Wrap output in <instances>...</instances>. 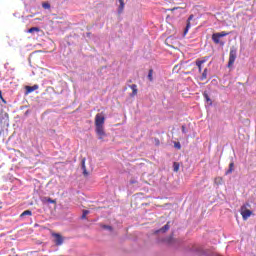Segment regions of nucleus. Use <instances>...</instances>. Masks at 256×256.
Listing matches in <instances>:
<instances>
[{
	"mask_svg": "<svg viewBox=\"0 0 256 256\" xmlns=\"http://www.w3.org/2000/svg\"><path fill=\"white\" fill-rule=\"evenodd\" d=\"M52 237H54V243L56 247H61V245H63L65 242V238L59 233H52Z\"/></svg>",
	"mask_w": 256,
	"mask_h": 256,
	"instance_id": "39448f33",
	"label": "nucleus"
},
{
	"mask_svg": "<svg viewBox=\"0 0 256 256\" xmlns=\"http://www.w3.org/2000/svg\"><path fill=\"white\" fill-rule=\"evenodd\" d=\"M182 133H187V131L185 130V126H182Z\"/></svg>",
	"mask_w": 256,
	"mask_h": 256,
	"instance_id": "a878e982",
	"label": "nucleus"
},
{
	"mask_svg": "<svg viewBox=\"0 0 256 256\" xmlns=\"http://www.w3.org/2000/svg\"><path fill=\"white\" fill-rule=\"evenodd\" d=\"M191 20H193V15H190L188 20H187V25H186V28L184 30V35H187V33H189V29H191Z\"/></svg>",
	"mask_w": 256,
	"mask_h": 256,
	"instance_id": "6e6552de",
	"label": "nucleus"
},
{
	"mask_svg": "<svg viewBox=\"0 0 256 256\" xmlns=\"http://www.w3.org/2000/svg\"><path fill=\"white\" fill-rule=\"evenodd\" d=\"M148 79H149V81H153V69L149 70Z\"/></svg>",
	"mask_w": 256,
	"mask_h": 256,
	"instance_id": "5701e85b",
	"label": "nucleus"
},
{
	"mask_svg": "<svg viewBox=\"0 0 256 256\" xmlns=\"http://www.w3.org/2000/svg\"><path fill=\"white\" fill-rule=\"evenodd\" d=\"M178 9H185L184 7H174V8H171V9H164V13H167V11H177Z\"/></svg>",
	"mask_w": 256,
	"mask_h": 256,
	"instance_id": "a211bd4d",
	"label": "nucleus"
},
{
	"mask_svg": "<svg viewBox=\"0 0 256 256\" xmlns=\"http://www.w3.org/2000/svg\"><path fill=\"white\" fill-rule=\"evenodd\" d=\"M203 63H207V58L206 57H204L202 60H196V66L198 67L199 73H201V71L203 69L202 68Z\"/></svg>",
	"mask_w": 256,
	"mask_h": 256,
	"instance_id": "0eeeda50",
	"label": "nucleus"
},
{
	"mask_svg": "<svg viewBox=\"0 0 256 256\" xmlns=\"http://www.w3.org/2000/svg\"><path fill=\"white\" fill-rule=\"evenodd\" d=\"M247 207H251V204L246 203L243 206H241V208H240V214L242 215V219L244 221H247V219H249V217H251L253 215V211L247 209Z\"/></svg>",
	"mask_w": 256,
	"mask_h": 256,
	"instance_id": "f03ea898",
	"label": "nucleus"
},
{
	"mask_svg": "<svg viewBox=\"0 0 256 256\" xmlns=\"http://www.w3.org/2000/svg\"><path fill=\"white\" fill-rule=\"evenodd\" d=\"M160 231H162V233L169 231V223H167L165 226H163L160 230H157L156 233H159Z\"/></svg>",
	"mask_w": 256,
	"mask_h": 256,
	"instance_id": "2eb2a0df",
	"label": "nucleus"
},
{
	"mask_svg": "<svg viewBox=\"0 0 256 256\" xmlns=\"http://www.w3.org/2000/svg\"><path fill=\"white\" fill-rule=\"evenodd\" d=\"M178 149H181V145L178 143Z\"/></svg>",
	"mask_w": 256,
	"mask_h": 256,
	"instance_id": "cd10ccee",
	"label": "nucleus"
},
{
	"mask_svg": "<svg viewBox=\"0 0 256 256\" xmlns=\"http://www.w3.org/2000/svg\"><path fill=\"white\" fill-rule=\"evenodd\" d=\"M42 7H43V9H51V4H49L48 2H44L42 4Z\"/></svg>",
	"mask_w": 256,
	"mask_h": 256,
	"instance_id": "4be33fe9",
	"label": "nucleus"
},
{
	"mask_svg": "<svg viewBox=\"0 0 256 256\" xmlns=\"http://www.w3.org/2000/svg\"><path fill=\"white\" fill-rule=\"evenodd\" d=\"M42 203H51V204L55 205L57 203V200H53L49 197H44V198H42Z\"/></svg>",
	"mask_w": 256,
	"mask_h": 256,
	"instance_id": "9b49d317",
	"label": "nucleus"
},
{
	"mask_svg": "<svg viewBox=\"0 0 256 256\" xmlns=\"http://www.w3.org/2000/svg\"><path fill=\"white\" fill-rule=\"evenodd\" d=\"M203 97L207 101V103H209L210 105H213V101H211V98L209 97V94H207V92L203 93Z\"/></svg>",
	"mask_w": 256,
	"mask_h": 256,
	"instance_id": "4468645a",
	"label": "nucleus"
},
{
	"mask_svg": "<svg viewBox=\"0 0 256 256\" xmlns=\"http://www.w3.org/2000/svg\"><path fill=\"white\" fill-rule=\"evenodd\" d=\"M95 131L100 141H103L107 137V133H105V115L102 113H98L95 116Z\"/></svg>",
	"mask_w": 256,
	"mask_h": 256,
	"instance_id": "f257e3e1",
	"label": "nucleus"
},
{
	"mask_svg": "<svg viewBox=\"0 0 256 256\" xmlns=\"http://www.w3.org/2000/svg\"><path fill=\"white\" fill-rule=\"evenodd\" d=\"M138 182H137V179H131L130 180V184L131 185H135V184H137Z\"/></svg>",
	"mask_w": 256,
	"mask_h": 256,
	"instance_id": "393cba45",
	"label": "nucleus"
},
{
	"mask_svg": "<svg viewBox=\"0 0 256 256\" xmlns=\"http://www.w3.org/2000/svg\"><path fill=\"white\" fill-rule=\"evenodd\" d=\"M85 161L86 159L83 158L81 161V165H82L83 175L87 177L89 175V172H87V166H85Z\"/></svg>",
	"mask_w": 256,
	"mask_h": 256,
	"instance_id": "9d476101",
	"label": "nucleus"
},
{
	"mask_svg": "<svg viewBox=\"0 0 256 256\" xmlns=\"http://www.w3.org/2000/svg\"><path fill=\"white\" fill-rule=\"evenodd\" d=\"M130 89H132V93L130 95V97H135L137 96V93H138V89H137V84H132L130 85Z\"/></svg>",
	"mask_w": 256,
	"mask_h": 256,
	"instance_id": "1a4fd4ad",
	"label": "nucleus"
},
{
	"mask_svg": "<svg viewBox=\"0 0 256 256\" xmlns=\"http://www.w3.org/2000/svg\"><path fill=\"white\" fill-rule=\"evenodd\" d=\"M102 229H107L108 231H113V227L109 225H102Z\"/></svg>",
	"mask_w": 256,
	"mask_h": 256,
	"instance_id": "b1692460",
	"label": "nucleus"
},
{
	"mask_svg": "<svg viewBox=\"0 0 256 256\" xmlns=\"http://www.w3.org/2000/svg\"><path fill=\"white\" fill-rule=\"evenodd\" d=\"M235 59H237V49L231 48L229 53V61H228V68L231 69L233 65L235 64Z\"/></svg>",
	"mask_w": 256,
	"mask_h": 256,
	"instance_id": "20e7f679",
	"label": "nucleus"
},
{
	"mask_svg": "<svg viewBox=\"0 0 256 256\" xmlns=\"http://www.w3.org/2000/svg\"><path fill=\"white\" fill-rule=\"evenodd\" d=\"M173 171H174L175 173H177V172L179 171V163H177V162H174V163H173Z\"/></svg>",
	"mask_w": 256,
	"mask_h": 256,
	"instance_id": "aec40b11",
	"label": "nucleus"
},
{
	"mask_svg": "<svg viewBox=\"0 0 256 256\" xmlns=\"http://www.w3.org/2000/svg\"><path fill=\"white\" fill-rule=\"evenodd\" d=\"M0 98H1L2 101L5 103V99H3V96H1V91H0Z\"/></svg>",
	"mask_w": 256,
	"mask_h": 256,
	"instance_id": "bb28decb",
	"label": "nucleus"
},
{
	"mask_svg": "<svg viewBox=\"0 0 256 256\" xmlns=\"http://www.w3.org/2000/svg\"><path fill=\"white\" fill-rule=\"evenodd\" d=\"M87 215H89V210H83L81 219H87Z\"/></svg>",
	"mask_w": 256,
	"mask_h": 256,
	"instance_id": "412c9836",
	"label": "nucleus"
},
{
	"mask_svg": "<svg viewBox=\"0 0 256 256\" xmlns=\"http://www.w3.org/2000/svg\"><path fill=\"white\" fill-rule=\"evenodd\" d=\"M26 215L31 217V215H33V212H31V210H26L20 215V217H26Z\"/></svg>",
	"mask_w": 256,
	"mask_h": 256,
	"instance_id": "f3484780",
	"label": "nucleus"
},
{
	"mask_svg": "<svg viewBox=\"0 0 256 256\" xmlns=\"http://www.w3.org/2000/svg\"><path fill=\"white\" fill-rule=\"evenodd\" d=\"M119 8H118V13L121 14L123 13V10L125 9V0H119Z\"/></svg>",
	"mask_w": 256,
	"mask_h": 256,
	"instance_id": "f8f14e48",
	"label": "nucleus"
},
{
	"mask_svg": "<svg viewBox=\"0 0 256 256\" xmlns=\"http://www.w3.org/2000/svg\"><path fill=\"white\" fill-rule=\"evenodd\" d=\"M26 95H29V93H33V91H37L39 89V85L35 84L33 86H26Z\"/></svg>",
	"mask_w": 256,
	"mask_h": 256,
	"instance_id": "423d86ee",
	"label": "nucleus"
},
{
	"mask_svg": "<svg viewBox=\"0 0 256 256\" xmlns=\"http://www.w3.org/2000/svg\"><path fill=\"white\" fill-rule=\"evenodd\" d=\"M227 35H229V32H226V31L214 33V34L212 35V41H213L216 45H225L224 42H221V37H227Z\"/></svg>",
	"mask_w": 256,
	"mask_h": 256,
	"instance_id": "7ed1b4c3",
	"label": "nucleus"
},
{
	"mask_svg": "<svg viewBox=\"0 0 256 256\" xmlns=\"http://www.w3.org/2000/svg\"><path fill=\"white\" fill-rule=\"evenodd\" d=\"M205 79H207V68L204 69V71L200 77V81H205Z\"/></svg>",
	"mask_w": 256,
	"mask_h": 256,
	"instance_id": "dca6fc26",
	"label": "nucleus"
},
{
	"mask_svg": "<svg viewBox=\"0 0 256 256\" xmlns=\"http://www.w3.org/2000/svg\"><path fill=\"white\" fill-rule=\"evenodd\" d=\"M39 33V27H32L28 30V33Z\"/></svg>",
	"mask_w": 256,
	"mask_h": 256,
	"instance_id": "6ab92c4d",
	"label": "nucleus"
},
{
	"mask_svg": "<svg viewBox=\"0 0 256 256\" xmlns=\"http://www.w3.org/2000/svg\"><path fill=\"white\" fill-rule=\"evenodd\" d=\"M234 169H235V163L231 162L229 164V169L226 171V175H231V173H233Z\"/></svg>",
	"mask_w": 256,
	"mask_h": 256,
	"instance_id": "ddd939ff",
	"label": "nucleus"
}]
</instances>
